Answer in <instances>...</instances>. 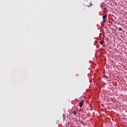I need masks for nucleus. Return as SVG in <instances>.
I'll return each mask as SVG.
<instances>
[{"label": "nucleus", "mask_w": 127, "mask_h": 127, "mask_svg": "<svg viewBox=\"0 0 127 127\" xmlns=\"http://www.w3.org/2000/svg\"><path fill=\"white\" fill-rule=\"evenodd\" d=\"M83 10H87V8H86V5H84L83 7Z\"/></svg>", "instance_id": "20e7f679"}, {"label": "nucleus", "mask_w": 127, "mask_h": 127, "mask_svg": "<svg viewBox=\"0 0 127 127\" xmlns=\"http://www.w3.org/2000/svg\"><path fill=\"white\" fill-rule=\"evenodd\" d=\"M76 114H77V112L74 111L73 112V115H76Z\"/></svg>", "instance_id": "423d86ee"}, {"label": "nucleus", "mask_w": 127, "mask_h": 127, "mask_svg": "<svg viewBox=\"0 0 127 127\" xmlns=\"http://www.w3.org/2000/svg\"><path fill=\"white\" fill-rule=\"evenodd\" d=\"M83 105H84V101L83 100H81L79 106L80 108H82L83 107Z\"/></svg>", "instance_id": "f03ea898"}, {"label": "nucleus", "mask_w": 127, "mask_h": 127, "mask_svg": "<svg viewBox=\"0 0 127 127\" xmlns=\"http://www.w3.org/2000/svg\"><path fill=\"white\" fill-rule=\"evenodd\" d=\"M106 79H108V78H109V77H108L107 76H105Z\"/></svg>", "instance_id": "6e6552de"}, {"label": "nucleus", "mask_w": 127, "mask_h": 127, "mask_svg": "<svg viewBox=\"0 0 127 127\" xmlns=\"http://www.w3.org/2000/svg\"><path fill=\"white\" fill-rule=\"evenodd\" d=\"M89 5L90 6H92V5H93V3H92V2H90V4H89Z\"/></svg>", "instance_id": "0eeeda50"}, {"label": "nucleus", "mask_w": 127, "mask_h": 127, "mask_svg": "<svg viewBox=\"0 0 127 127\" xmlns=\"http://www.w3.org/2000/svg\"><path fill=\"white\" fill-rule=\"evenodd\" d=\"M100 44L101 45H103V44H104V43H105V41H101L100 42Z\"/></svg>", "instance_id": "7ed1b4c3"}, {"label": "nucleus", "mask_w": 127, "mask_h": 127, "mask_svg": "<svg viewBox=\"0 0 127 127\" xmlns=\"http://www.w3.org/2000/svg\"><path fill=\"white\" fill-rule=\"evenodd\" d=\"M118 30H119V31H122V30H123V29H122V28H119L118 29Z\"/></svg>", "instance_id": "39448f33"}, {"label": "nucleus", "mask_w": 127, "mask_h": 127, "mask_svg": "<svg viewBox=\"0 0 127 127\" xmlns=\"http://www.w3.org/2000/svg\"><path fill=\"white\" fill-rule=\"evenodd\" d=\"M107 16H108V14H107L103 16V22H106V18H107Z\"/></svg>", "instance_id": "f257e3e1"}]
</instances>
